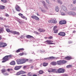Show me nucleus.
I'll use <instances>...</instances> for the list:
<instances>
[{
	"mask_svg": "<svg viewBox=\"0 0 76 76\" xmlns=\"http://www.w3.org/2000/svg\"><path fill=\"white\" fill-rule=\"evenodd\" d=\"M28 76H32V73L31 72H30L27 74Z\"/></svg>",
	"mask_w": 76,
	"mask_h": 76,
	"instance_id": "obj_26",
	"label": "nucleus"
},
{
	"mask_svg": "<svg viewBox=\"0 0 76 76\" xmlns=\"http://www.w3.org/2000/svg\"><path fill=\"white\" fill-rule=\"evenodd\" d=\"M73 58L70 56H67L65 58V59L66 60H70L72 59Z\"/></svg>",
	"mask_w": 76,
	"mask_h": 76,
	"instance_id": "obj_7",
	"label": "nucleus"
},
{
	"mask_svg": "<svg viewBox=\"0 0 76 76\" xmlns=\"http://www.w3.org/2000/svg\"><path fill=\"white\" fill-rule=\"evenodd\" d=\"M76 32V31H74L73 32V33H75Z\"/></svg>",
	"mask_w": 76,
	"mask_h": 76,
	"instance_id": "obj_61",
	"label": "nucleus"
},
{
	"mask_svg": "<svg viewBox=\"0 0 76 76\" xmlns=\"http://www.w3.org/2000/svg\"><path fill=\"white\" fill-rule=\"evenodd\" d=\"M44 6V7L45 8V9H48V7H47L46 5H45V6Z\"/></svg>",
	"mask_w": 76,
	"mask_h": 76,
	"instance_id": "obj_54",
	"label": "nucleus"
},
{
	"mask_svg": "<svg viewBox=\"0 0 76 76\" xmlns=\"http://www.w3.org/2000/svg\"><path fill=\"white\" fill-rule=\"evenodd\" d=\"M45 43L46 44H48V45H51V44H54V43H50V40H47L45 42Z\"/></svg>",
	"mask_w": 76,
	"mask_h": 76,
	"instance_id": "obj_12",
	"label": "nucleus"
},
{
	"mask_svg": "<svg viewBox=\"0 0 76 76\" xmlns=\"http://www.w3.org/2000/svg\"><path fill=\"white\" fill-rule=\"evenodd\" d=\"M50 64L51 65H55L57 64V63L55 61H53L50 63Z\"/></svg>",
	"mask_w": 76,
	"mask_h": 76,
	"instance_id": "obj_20",
	"label": "nucleus"
},
{
	"mask_svg": "<svg viewBox=\"0 0 76 76\" xmlns=\"http://www.w3.org/2000/svg\"><path fill=\"white\" fill-rule=\"evenodd\" d=\"M15 61H12L10 63L11 65H15Z\"/></svg>",
	"mask_w": 76,
	"mask_h": 76,
	"instance_id": "obj_19",
	"label": "nucleus"
},
{
	"mask_svg": "<svg viewBox=\"0 0 76 76\" xmlns=\"http://www.w3.org/2000/svg\"><path fill=\"white\" fill-rule=\"evenodd\" d=\"M1 1L3 3H6L7 1V0H1Z\"/></svg>",
	"mask_w": 76,
	"mask_h": 76,
	"instance_id": "obj_37",
	"label": "nucleus"
},
{
	"mask_svg": "<svg viewBox=\"0 0 76 76\" xmlns=\"http://www.w3.org/2000/svg\"><path fill=\"white\" fill-rule=\"evenodd\" d=\"M3 20V18H2L1 17H0V20Z\"/></svg>",
	"mask_w": 76,
	"mask_h": 76,
	"instance_id": "obj_60",
	"label": "nucleus"
},
{
	"mask_svg": "<svg viewBox=\"0 0 76 76\" xmlns=\"http://www.w3.org/2000/svg\"><path fill=\"white\" fill-rule=\"evenodd\" d=\"M50 43H51V42H53V41L50 40Z\"/></svg>",
	"mask_w": 76,
	"mask_h": 76,
	"instance_id": "obj_62",
	"label": "nucleus"
},
{
	"mask_svg": "<svg viewBox=\"0 0 76 76\" xmlns=\"http://www.w3.org/2000/svg\"><path fill=\"white\" fill-rule=\"evenodd\" d=\"M33 76H37V75H33Z\"/></svg>",
	"mask_w": 76,
	"mask_h": 76,
	"instance_id": "obj_63",
	"label": "nucleus"
},
{
	"mask_svg": "<svg viewBox=\"0 0 76 76\" xmlns=\"http://www.w3.org/2000/svg\"><path fill=\"white\" fill-rule=\"evenodd\" d=\"M49 60H52L53 59H54L55 58V57L53 56H51L49 57Z\"/></svg>",
	"mask_w": 76,
	"mask_h": 76,
	"instance_id": "obj_30",
	"label": "nucleus"
},
{
	"mask_svg": "<svg viewBox=\"0 0 76 76\" xmlns=\"http://www.w3.org/2000/svg\"><path fill=\"white\" fill-rule=\"evenodd\" d=\"M13 69L12 68L8 69H7V71H8V72H11V71H13Z\"/></svg>",
	"mask_w": 76,
	"mask_h": 76,
	"instance_id": "obj_33",
	"label": "nucleus"
},
{
	"mask_svg": "<svg viewBox=\"0 0 76 76\" xmlns=\"http://www.w3.org/2000/svg\"><path fill=\"white\" fill-rule=\"evenodd\" d=\"M68 14L69 15H72L73 16L76 15V13L73 12H70Z\"/></svg>",
	"mask_w": 76,
	"mask_h": 76,
	"instance_id": "obj_11",
	"label": "nucleus"
},
{
	"mask_svg": "<svg viewBox=\"0 0 76 76\" xmlns=\"http://www.w3.org/2000/svg\"><path fill=\"white\" fill-rule=\"evenodd\" d=\"M39 74H40L41 75L43 73H44V71H43L42 70H40L39 71Z\"/></svg>",
	"mask_w": 76,
	"mask_h": 76,
	"instance_id": "obj_29",
	"label": "nucleus"
},
{
	"mask_svg": "<svg viewBox=\"0 0 76 76\" xmlns=\"http://www.w3.org/2000/svg\"><path fill=\"white\" fill-rule=\"evenodd\" d=\"M72 66V65H69L66 66V67L67 68H70V67H71Z\"/></svg>",
	"mask_w": 76,
	"mask_h": 76,
	"instance_id": "obj_41",
	"label": "nucleus"
},
{
	"mask_svg": "<svg viewBox=\"0 0 76 76\" xmlns=\"http://www.w3.org/2000/svg\"><path fill=\"white\" fill-rule=\"evenodd\" d=\"M34 33H35V34H37L38 35H39V33L37 32L34 31Z\"/></svg>",
	"mask_w": 76,
	"mask_h": 76,
	"instance_id": "obj_48",
	"label": "nucleus"
},
{
	"mask_svg": "<svg viewBox=\"0 0 76 76\" xmlns=\"http://www.w3.org/2000/svg\"><path fill=\"white\" fill-rule=\"evenodd\" d=\"M65 70V69L63 68H60L57 70L58 73H64Z\"/></svg>",
	"mask_w": 76,
	"mask_h": 76,
	"instance_id": "obj_2",
	"label": "nucleus"
},
{
	"mask_svg": "<svg viewBox=\"0 0 76 76\" xmlns=\"http://www.w3.org/2000/svg\"><path fill=\"white\" fill-rule=\"evenodd\" d=\"M23 53H20V56H23Z\"/></svg>",
	"mask_w": 76,
	"mask_h": 76,
	"instance_id": "obj_55",
	"label": "nucleus"
},
{
	"mask_svg": "<svg viewBox=\"0 0 76 76\" xmlns=\"http://www.w3.org/2000/svg\"><path fill=\"white\" fill-rule=\"evenodd\" d=\"M4 27H5V28H9V27L8 26H7L6 25H4Z\"/></svg>",
	"mask_w": 76,
	"mask_h": 76,
	"instance_id": "obj_59",
	"label": "nucleus"
},
{
	"mask_svg": "<svg viewBox=\"0 0 76 76\" xmlns=\"http://www.w3.org/2000/svg\"><path fill=\"white\" fill-rule=\"evenodd\" d=\"M4 32V28L0 27V34L3 33Z\"/></svg>",
	"mask_w": 76,
	"mask_h": 76,
	"instance_id": "obj_17",
	"label": "nucleus"
},
{
	"mask_svg": "<svg viewBox=\"0 0 76 76\" xmlns=\"http://www.w3.org/2000/svg\"><path fill=\"white\" fill-rule=\"evenodd\" d=\"M4 7H5V6L0 5V9H4Z\"/></svg>",
	"mask_w": 76,
	"mask_h": 76,
	"instance_id": "obj_22",
	"label": "nucleus"
},
{
	"mask_svg": "<svg viewBox=\"0 0 76 76\" xmlns=\"http://www.w3.org/2000/svg\"><path fill=\"white\" fill-rule=\"evenodd\" d=\"M48 72H52V69L49 70H48Z\"/></svg>",
	"mask_w": 76,
	"mask_h": 76,
	"instance_id": "obj_52",
	"label": "nucleus"
},
{
	"mask_svg": "<svg viewBox=\"0 0 76 76\" xmlns=\"http://www.w3.org/2000/svg\"><path fill=\"white\" fill-rule=\"evenodd\" d=\"M14 34H17V35H20V33L19 32H18L16 31H15Z\"/></svg>",
	"mask_w": 76,
	"mask_h": 76,
	"instance_id": "obj_35",
	"label": "nucleus"
},
{
	"mask_svg": "<svg viewBox=\"0 0 76 76\" xmlns=\"http://www.w3.org/2000/svg\"><path fill=\"white\" fill-rule=\"evenodd\" d=\"M8 56H5L3 59V60H3L2 62V63H4L6 62L7 61H8L9 59H8Z\"/></svg>",
	"mask_w": 76,
	"mask_h": 76,
	"instance_id": "obj_5",
	"label": "nucleus"
},
{
	"mask_svg": "<svg viewBox=\"0 0 76 76\" xmlns=\"http://www.w3.org/2000/svg\"><path fill=\"white\" fill-rule=\"evenodd\" d=\"M48 22H49V23H53L52 18H51L50 20H49Z\"/></svg>",
	"mask_w": 76,
	"mask_h": 76,
	"instance_id": "obj_36",
	"label": "nucleus"
},
{
	"mask_svg": "<svg viewBox=\"0 0 76 76\" xmlns=\"http://www.w3.org/2000/svg\"><path fill=\"white\" fill-rule=\"evenodd\" d=\"M28 61V59H19L16 60V62L18 64H21L25 63Z\"/></svg>",
	"mask_w": 76,
	"mask_h": 76,
	"instance_id": "obj_1",
	"label": "nucleus"
},
{
	"mask_svg": "<svg viewBox=\"0 0 76 76\" xmlns=\"http://www.w3.org/2000/svg\"><path fill=\"white\" fill-rule=\"evenodd\" d=\"M38 31L40 32H45V29L40 28L38 29Z\"/></svg>",
	"mask_w": 76,
	"mask_h": 76,
	"instance_id": "obj_13",
	"label": "nucleus"
},
{
	"mask_svg": "<svg viewBox=\"0 0 76 76\" xmlns=\"http://www.w3.org/2000/svg\"><path fill=\"white\" fill-rule=\"evenodd\" d=\"M56 64H58V65H61L62 64L61 60L57 61Z\"/></svg>",
	"mask_w": 76,
	"mask_h": 76,
	"instance_id": "obj_15",
	"label": "nucleus"
},
{
	"mask_svg": "<svg viewBox=\"0 0 76 76\" xmlns=\"http://www.w3.org/2000/svg\"><path fill=\"white\" fill-rule=\"evenodd\" d=\"M1 73H3L6 72V69H2L1 70Z\"/></svg>",
	"mask_w": 76,
	"mask_h": 76,
	"instance_id": "obj_27",
	"label": "nucleus"
},
{
	"mask_svg": "<svg viewBox=\"0 0 76 76\" xmlns=\"http://www.w3.org/2000/svg\"><path fill=\"white\" fill-rule=\"evenodd\" d=\"M4 75H5V76H7L9 75V74L7 72L5 73L4 74Z\"/></svg>",
	"mask_w": 76,
	"mask_h": 76,
	"instance_id": "obj_44",
	"label": "nucleus"
},
{
	"mask_svg": "<svg viewBox=\"0 0 76 76\" xmlns=\"http://www.w3.org/2000/svg\"><path fill=\"white\" fill-rule=\"evenodd\" d=\"M15 31H11L10 32H11V33H12V34H15Z\"/></svg>",
	"mask_w": 76,
	"mask_h": 76,
	"instance_id": "obj_45",
	"label": "nucleus"
},
{
	"mask_svg": "<svg viewBox=\"0 0 76 76\" xmlns=\"http://www.w3.org/2000/svg\"><path fill=\"white\" fill-rule=\"evenodd\" d=\"M73 3L74 4H76V0H73Z\"/></svg>",
	"mask_w": 76,
	"mask_h": 76,
	"instance_id": "obj_50",
	"label": "nucleus"
},
{
	"mask_svg": "<svg viewBox=\"0 0 76 76\" xmlns=\"http://www.w3.org/2000/svg\"><path fill=\"white\" fill-rule=\"evenodd\" d=\"M57 21L56 20H54V19L52 18V23H57Z\"/></svg>",
	"mask_w": 76,
	"mask_h": 76,
	"instance_id": "obj_24",
	"label": "nucleus"
},
{
	"mask_svg": "<svg viewBox=\"0 0 76 76\" xmlns=\"http://www.w3.org/2000/svg\"><path fill=\"white\" fill-rule=\"evenodd\" d=\"M58 2L59 3H60V4H62L63 3V2H62V1H60V0H58Z\"/></svg>",
	"mask_w": 76,
	"mask_h": 76,
	"instance_id": "obj_40",
	"label": "nucleus"
},
{
	"mask_svg": "<svg viewBox=\"0 0 76 76\" xmlns=\"http://www.w3.org/2000/svg\"><path fill=\"white\" fill-rule=\"evenodd\" d=\"M1 39V37L0 36V40Z\"/></svg>",
	"mask_w": 76,
	"mask_h": 76,
	"instance_id": "obj_64",
	"label": "nucleus"
},
{
	"mask_svg": "<svg viewBox=\"0 0 76 76\" xmlns=\"http://www.w3.org/2000/svg\"><path fill=\"white\" fill-rule=\"evenodd\" d=\"M7 56H8V58L9 57V58H12V56L11 55Z\"/></svg>",
	"mask_w": 76,
	"mask_h": 76,
	"instance_id": "obj_49",
	"label": "nucleus"
},
{
	"mask_svg": "<svg viewBox=\"0 0 76 76\" xmlns=\"http://www.w3.org/2000/svg\"><path fill=\"white\" fill-rule=\"evenodd\" d=\"M31 18H32V19H35L36 20H39V18L37 17V16H31Z\"/></svg>",
	"mask_w": 76,
	"mask_h": 76,
	"instance_id": "obj_10",
	"label": "nucleus"
},
{
	"mask_svg": "<svg viewBox=\"0 0 76 76\" xmlns=\"http://www.w3.org/2000/svg\"><path fill=\"white\" fill-rule=\"evenodd\" d=\"M58 35H60V36H62V37H64L66 35V33L64 32H60L58 34Z\"/></svg>",
	"mask_w": 76,
	"mask_h": 76,
	"instance_id": "obj_8",
	"label": "nucleus"
},
{
	"mask_svg": "<svg viewBox=\"0 0 76 76\" xmlns=\"http://www.w3.org/2000/svg\"><path fill=\"white\" fill-rule=\"evenodd\" d=\"M42 3L43 4V6H45V1H42Z\"/></svg>",
	"mask_w": 76,
	"mask_h": 76,
	"instance_id": "obj_38",
	"label": "nucleus"
},
{
	"mask_svg": "<svg viewBox=\"0 0 76 76\" xmlns=\"http://www.w3.org/2000/svg\"><path fill=\"white\" fill-rule=\"evenodd\" d=\"M55 10L56 12H58V10H59V8L58 7H56L55 8Z\"/></svg>",
	"mask_w": 76,
	"mask_h": 76,
	"instance_id": "obj_32",
	"label": "nucleus"
},
{
	"mask_svg": "<svg viewBox=\"0 0 76 76\" xmlns=\"http://www.w3.org/2000/svg\"><path fill=\"white\" fill-rule=\"evenodd\" d=\"M26 37L27 38H34V37L33 36H32L30 35H27L26 36Z\"/></svg>",
	"mask_w": 76,
	"mask_h": 76,
	"instance_id": "obj_23",
	"label": "nucleus"
},
{
	"mask_svg": "<svg viewBox=\"0 0 76 76\" xmlns=\"http://www.w3.org/2000/svg\"><path fill=\"white\" fill-rule=\"evenodd\" d=\"M26 73V72L21 70L17 72L16 73V75H17V76H18L19 75H23V74H25Z\"/></svg>",
	"mask_w": 76,
	"mask_h": 76,
	"instance_id": "obj_3",
	"label": "nucleus"
},
{
	"mask_svg": "<svg viewBox=\"0 0 76 76\" xmlns=\"http://www.w3.org/2000/svg\"><path fill=\"white\" fill-rule=\"evenodd\" d=\"M19 52H20V49H18L17 51H16V53H19Z\"/></svg>",
	"mask_w": 76,
	"mask_h": 76,
	"instance_id": "obj_43",
	"label": "nucleus"
},
{
	"mask_svg": "<svg viewBox=\"0 0 76 76\" xmlns=\"http://www.w3.org/2000/svg\"><path fill=\"white\" fill-rule=\"evenodd\" d=\"M21 68V66H15L14 69L15 70H19V69H20Z\"/></svg>",
	"mask_w": 76,
	"mask_h": 76,
	"instance_id": "obj_14",
	"label": "nucleus"
},
{
	"mask_svg": "<svg viewBox=\"0 0 76 76\" xmlns=\"http://www.w3.org/2000/svg\"><path fill=\"white\" fill-rule=\"evenodd\" d=\"M5 16H7V17H8V16H9V15H8V14H5Z\"/></svg>",
	"mask_w": 76,
	"mask_h": 76,
	"instance_id": "obj_57",
	"label": "nucleus"
},
{
	"mask_svg": "<svg viewBox=\"0 0 76 76\" xmlns=\"http://www.w3.org/2000/svg\"><path fill=\"white\" fill-rule=\"evenodd\" d=\"M61 15H66V14H65V13H64L63 12H61Z\"/></svg>",
	"mask_w": 76,
	"mask_h": 76,
	"instance_id": "obj_46",
	"label": "nucleus"
},
{
	"mask_svg": "<svg viewBox=\"0 0 76 76\" xmlns=\"http://www.w3.org/2000/svg\"><path fill=\"white\" fill-rule=\"evenodd\" d=\"M62 61V64H65V63H66L67 62L66 61H65L64 60H61Z\"/></svg>",
	"mask_w": 76,
	"mask_h": 76,
	"instance_id": "obj_21",
	"label": "nucleus"
},
{
	"mask_svg": "<svg viewBox=\"0 0 76 76\" xmlns=\"http://www.w3.org/2000/svg\"><path fill=\"white\" fill-rule=\"evenodd\" d=\"M46 1L47 3H48V4H49L50 3V2H49V0H46Z\"/></svg>",
	"mask_w": 76,
	"mask_h": 76,
	"instance_id": "obj_53",
	"label": "nucleus"
},
{
	"mask_svg": "<svg viewBox=\"0 0 76 76\" xmlns=\"http://www.w3.org/2000/svg\"><path fill=\"white\" fill-rule=\"evenodd\" d=\"M57 28V26H56L54 27L53 30H55L56 29V28Z\"/></svg>",
	"mask_w": 76,
	"mask_h": 76,
	"instance_id": "obj_42",
	"label": "nucleus"
},
{
	"mask_svg": "<svg viewBox=\"0 0 76 76\" xmlns=\"http://www.w3.org/2000/svg\"><path fill=\"white\" fill-rule=\"evenodd\" d=\"M48 38V39H53V36H50Z\"/></svg>",
	"mask_w": 76,
	"mask_h": 76,
	"instance_id": "obj_39",
	"label": "nucleus"
},
{
	"mask_svg": "<svg viewBox=\"0 0 76 76\" xmlns=\"http://www.w3.org/2000/svg\"><path fill=\"white\" fill-rule=\"evenodd\" d=\"M6 45H7L5 43H4L2 42H0V48L2 47H4Z\"/></svg>",
	"mask_w": 76,
	"mask_h": 76,
	"instance_id": "obj_6",
	"label": "nucleus"
},
{
	"mask_svg": "<svg viewBox=\"0 0 76 76\" xmlns=\"http://www.w3.org/2000/svg\"><path fill=\"white\" fill-rule=\"evenodd\" d=\"M21 17L22 18H23V19H25V20H27V18H26V17H25V16L23 15H22Z\"/></svg>",
	"mask_w": 76,
	"mask_h": 76,
	"instance_id": "obj_31",
	"label": "nucleus"
},
{
	"mask_svg": "<svg viewBox=\"0 0 76 76\" xmlns=\"http://www.w3.org/2000/svg\"><path fill=\"white\" fill-rule=\"evenodd\" d=\"M6 31L7 32H10V30L9 28H6Z\"/></svg>",
	"mask_w": 76,
	"mask_h": 76,
	"instance_id": "obj_34",
	"label": "nucleus"
},
{
	"mask_svg": "<svg viewBox=\"0 0 76 76\" xmlns=\"http://www.w3.org/2000/svg\"><path fill=\"white\" fill-rule=\"evenodd\" d=\"M15 9L17 12H20L21 10V9L18 5H16L15 6Z\"/></svg>",
	"mask_w": 76,
	"mask_h": 76,
	"instance_id": "obj_4",
	"label": "nucleus"
},
{
	"mask_svg": "<svg viewBox=\"0 0 76 76\" xmlns=\"http://www.w3.org/2000/svg\"><path fill=\"white\" fill-rule=\"evenodd\" d=\"M48 63L44 62L43 63V66L45 67V66H47L48 65Z\"/></svg>",
	"mask_w": 76,
	"mask_h": 76,
	"instance_id": "obj_25",
	"label": "nucleus"
},
{
	"mask_svg": "<svg viewBox=\"0 0 76 76\" xmlns=\"http://www.w3.org/2000/svg\"><path fill=\"white\" fill-rule=\"evenodd\" d=\"M52 72H53V73H58L57 70L56 69H52Z\"/></svg>",
	"mask_w": 76,
	"mask_h": 76,
	"instance_id": "obj_18",
	"label": "nucleus"
},
{
	"mask_svg": "<svg viewBox=\"0 0 76 76\" xmlns=\"http://www.w3.org/2000/svg\"><path fill=\"white\" fill-rule=\"evenodd\" d=\"M44 60H49V57L44 58Z\"/></svg>",
	"mask_w": 76,
	"mask_h": 76,
	"instance_id": "obj_56",
	"label": "nucleus"
},
{
	"mask_svg": "<svg viewBox=\"0 0 76 76\" xmlns=\"http://www.w3.org/2000/svg\"><path fill=\"white\" fill-rule=\"evenodd\" d=\"M18 15H19V16H23V15L21 13H19L18 14Z\"/></svg>",
	"mask_w": 76,
	"mask_h": 76,
	"instance_id": "obj_58",
	"label": "nucleus"
},
{
	"mask_svg": "<svg viewBox=\"0 0 76 76\" xmlns=\"http://www.w3.org/2000/svg\"><path fill=\"white\" fill-rule=\"evenodd\" d=\"M72 10H76V7H74L73 8V9H72Z\"/></svg>",
	"mask_w": 76,
	"mask_h": 76,
	"instance_id": "obj_51",
	"label": "nucleus"
},
{
	"mask_svg": "<svg viewBox=\"0 0 76 76\" xmlns=\"http://www.w3.org/2000/svg\"><path fill=\"white\" fill-rule=\"evenodd\" d=\"M59 23L61 25H64L66 23V21L65 20L60 21L59 22Z\"/></svg>",
	"mask_w": 76,
	"mask_h": 76,
	"instance_id": "obj_9",
	"label": "nucleus"
},
{
	"mask_svg": "<svg viewBox=\"0 0 76 76\" xmlns=\"http://www.w3.org/2000/svg\"><path fill=\"white\" fill-rule=\"evenodd\" d=\"M62 9L64 10V11H65V12H66L67 11V8L66 7L64 6H62Z\"/></svg>",
	"mask_w": 76,
	"mask_h": 76,
	"instance_id": "obj_16",
	"label": "nucleus"
},
{
	"mask_svg": "<svg viewBox=\"0 0 76 76\" xmlns=\"http://www.w3.org/2000/svg\"><path fill=\"white\" fill-rule=\"evenodd\" d=\"M54 31V33H55L56 34H57L58 33V29H55V30H53Z\"/></svg>",
	"mask_w": 76,
	"mask_h": 76,
	"instance_id": "obj_28",
	"label": "nucleus"
},
{
	"mask_svg": "<svg viewBox=\"0 0 76 76\" xmlns=\"http://www.w3.org/2000/svg\"><path fill=\"white\" fill-rule=\"evenodd\" d=\"M20 49V51H23V50H24L25 49L23 48H21L19 49Z\"/></svg>",
	"mask_w": 76,
	"mask_h": 76,
	"instance_id": "obj_47",
	"label": "nucleus"
}]
</instances>
